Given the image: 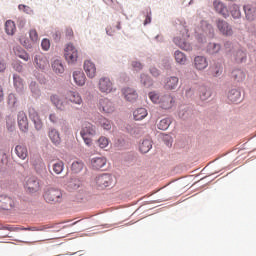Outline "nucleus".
<instances>
[{"label": "nucleus", "instance_id": "nucleus-10", "mask_svg": "<svg viewBox=\"0 0 256 256\" xmlns=\"http://www.w3.org/2000/svg\"><path fill=\"white\" fill-rule=\"evenodd\" d=\"M174 57L176 63H179L180 65H184L185 61H187V56H185V54L179 50L174 53Z\"/></svg>", "mask_w": 256, "mask_h": 256}, {"label": "nucleus", "instance_id": "nucleus-24", "mask_svg": "<svg viewBox=\"0 0 256 256\" xmlns=\"http://www.w3.org/2000/svg\"><path fill=\"white\" fill-rule=\"evenodd\" d=\"M84 65H89V61L84 62Z\"/></svg>", "mask_w": 256, "mask_h": 256}, {"label": "nucleus", "instance_id": "nucleus-20", "mask_svg": "<svg viewBox=\"0 0 256 256\" xmlns=\"http://www.w3.org/2000/svg\"><path fill=\"white\" fill-rule=\"evenodd\" d=\"M106 33H107V35H113V34L111 33V29H109V28H106Z\"/></svg>", "mask_w": 256, "mask_h": 256}, {"label": "nucleus", "instance_id": "nucleus-8", "mask_svg": "<svg viewBox=\"0 0 256 256\" xmlns=\"http://www.w3.org/2000/svg\"><path fill=\"white\" fill-rule=\"evenodd\" d=\"M5 31L7 35H15V31H17V27L15 26V22H13V20L6 21Z\"/></svg>", "mask_w": 256, "mask_h": 256}, {"label": "nucleus", "instance_id": "nucleus-19", "mask_svg": "<svg viewBox=\"0 0 256 256\" xmlns=\"http://www.w3.org/2000/svg\"><path fill=\"white\" fill-rule=\"evenodd\" d=\"M224 47H225V49H231V47H233V43H231V42H226V43L224 44Z\"/></svg>", "mask_w": 256, "mask_h": 256}, {"label": "nucleus", "instance_id": "nucleus-26", "mask_svg": "<svg viewBox=\"0 0 256 256\" xmlns=\"http://www.w3.org/2000/svg\"><path fill=\"white\" fill-rule=\"evenodd\" d=\"M37 65H41V62H37Z\"/></svg>", "mask_w": 256, "mask_h": 256}, {"label": "nucleus", "instance_id": "nucleus-18", "mask_svg": "<svg viewBox=\"0 0 256 256\" xmlns=\"http://www.w3.org/2000/svg\"><path fill=\"white\" fill-rule=\"evenodd\" d=\"M21 59H24V61H29V55H27V53H23L20 55Z\"/></svg>", "mask_w": 256, "mask_h": 256}, {"label": "nucleus", "instance_id": "nucleus-16", "mask_svg": "<svg viewBox=\"0 0 256 256\" xmlns=\"http://www.w3.org/2000/svg\"><path fill=\"white\" fill-rule=\"evenodd\" d=\"M201 25L202 27H206V29H209V30L213 29V27L205 20L201 22Z\"/></svg>", "mask_w": 256, "mask_h": 256}, {"label": "nucleus", "instance_id": "nucleus-15", "mask_svg": "<svg viewBox=\"0 0 256 256\" xmlns=\"http://www.w3.org/2000/svg\"><path fill=\"white\" fill-rule=\"evenodd\" d=\"M66 37L70 39L73 37V28H66Z\"/></svg>", "mask_w": 256, "mask_h": 256}, {"label": "nucleus", "instance_id": "nucleus-1", "mask_svg": "<svg viewBox=\"0 0 256 256\" xmlns=\"http://www.w3.org/2000/svg\"><path fill=\"white\" fill-rule=\"evenodd\" d=\"M189 28L187 26V23H180L177 25V33L176 37H174L173 42L175 45L180 47V49H183L184 51H191L193 47L191 46V43H189Z\"/></svg>", "mask_w": 256, "mask_h": 256}, {"label": "nucleus", "instance_id": "nucleus-12", "mask_svg": "<svg viewBox=\"0 0 256 256\" xmlns=\"http://www.w3.org/2000/svg\"><path fill=\"white\" fill-rule=\"evenodd\" d=\"M209 63L205 56H196L194 58V65H207Z\"/></svg>", "mask_w": 256, "mask_h": 256}, {"label": "nucleus", "instance_id": "nucleus-5", "mask_svg": "<svg viewBox=\"0 0 256 256\" xmlns=\"http://www.w3.org/2000/svg\"><path fill=\"white\" fill-rule=\"evenodd\" d=\"M243 11L245 13V18L247 21H255L256 19V8L251 4H246L243 6Z\"/></svg>", "mask_w": 256, "mask_h": 256}, {"label": "nucleus", "instance_id": "nucleus-7", "mask_svg": "<svg viewBox=\"0 0 256 256\" xmlns=\"http://www.w3.org/2000/svg\"><path fill=\"white\" fill-rule=\"evenodd\" d=\"M230 15L233 19H241V8L237 4H232L229 7Z\"/></svg>", "mask_w": 256, "mask_h": 256}, {"label": "nucleus", "instance_id": "nucleus-11", "mask_svg": "<svg viewBox=\"0 0 256 256\" xmlns=\"http://www.w3.org/2000/svg\"><path fill=\"white\" fill-rule=\"evenodd\" d=\"M245 59H247V55L242 50H238L235 55V60L237 63H243Z\"/></svg>", "mask_w": 256, "mask_h": 256}, {"label": "nucleus", "instance_id": "nucleus-22", "mask_svg": "<svg viewBox=\"0 0 256 256\" xmlns=\"http://www.w3.org/2000/svg\"><path fill=\"white\" fill-rule=\"evenodd\" d=\"M56 65H61V61L56 60Z\"/></svg>", "mask_w": 256, "mask_h": 256}, {"label": "nucleus", "instance_id": "nucleus-9", "mask_svg": "<svg viewBox=\"0 0 256 256\" xmlns=\"http://www.w3.org/2000/svg\"><path fill=\"white\" fill-rule=\"evenodd\" d=\"M207 51L210 55H215V53H219L221 51V45L216 43H210L207 46Z\"/></svg>", "mask_w": 256, "mask_h": 256}, {"label": "nucleus", "instance_id": "nucleus-23", "mask_svg": "<svg viewBox=\"0 0 256 256\" xmlns=\"http://www.w3.org/2000/svg\"><path fill=\"white\" fill-rule=\"evenodd\" d=\"M39 59H45V56H39Z\"/></svg>", "mask_w": 256, "mask_h": 256}, {"label": "nucleus", "instance_id": "nucleus-3", "mask_svg": "<svg viewBox=\"0 0 256 256\" xmlns=\"http://www.w3.org/2000/svg\"><path fill=\"white\" fill-rule=\"evenodd\" d=\"M216 27L221 35H224V37H231L233 35V27H231L228 22L223 19L216 20Z\"/></svg>", "mask_w": 256, "mask_h": 256}, {"label": "nucleus", "instance_id": "nucleus-21", "mask_svg": "<svg viewBox=\"0 0 256 256\" xmlns=\"http://www.w3.org/2000/svg\"><path fill=\"white\" fill-rule=\"evenodd\" d=\"M116 27L118 30L121 29V23H118Z\"/></svg>", "mask_w": 256, "mask_h": 256}, {"label": "nucleus", "instance_id": "nucleus-4", "mask_svg": "<svg viewBox=\"0 0 256 256\" xmlns=\"http://www.w3.org/2000/svg\"><path fill=\"white\" fill-rule=\"evenodd\" d=\"M213 7L216 13L222 15L224 19H227V17H229V9L227 8V5H225V3L221 2L220 0H215L213 2Z\"/></svg>", "mask_w": 256, "mask_h": 256}, {"label": "nucleus", "instance_id": "nucleus-2", "mask_svg": "<svg viewBox=\"0 0 256 256\" xmlns=\"http://www.w3.org/2000/svg\"><path fill=\"white\" fill-rule=\"evenodd\" d=\"M64 56L68 63H76L78 56L77 48L72 43L66 45Z\"/></svg>", "mask_w": 256, "mask_h": 256}, {"label": "nucleus", "instance_id": "nucleus-14", "mask_svg": "<svg viewBox=\"0 0 256 256\" xmlns=\"http://www.w3.org/2000/svg\"><path fill=\"white\" fill-rule=\"evenodd\" d=\"M151 23V12L147 13L146 18L144 20V25H149Z\"/></svg>", "mask_w": 256, "mask_h": 256}, {"label": "nucleus", "instance_id": "nucleus-6", "mask_svg": "<svg viewBox=\"0 0 256 256\" xmlns=\"http://www.w3.org/2000/svg\"><path fill=\"white\" fill-rule=\"evenodd\" d=\"M29 37H30V41L31 43L24 41L23 45L24 47H26L27 49H31V47H33V45H35V43H38L39 41V34L37 33L36 29H31L29 31Z\"/></svg>", "mask_w": 256, "mask_h": 256}, {"label": "nucleus", "instance_id": "nucleus-13", "mask_svg": "<svg viewBox=\"0 0 256 256\" xmlns=\"http://www.w3.org/2000/svg\"><path fill=\"white\" fill-rule=\"evenodd\" d=\"M41 47L43 51H49V49H51V41H49L47 38H44L41 42Z\"/></svg>", "mask_w": 256, "mask_h": 256}, {"label": "nucleus", "instance_id": "nucleus-17", "mask_svg": "<svg viewBox=\"0 0 256 256\" xmlns=\"http://www.w3.org/2000/svg\"><path fill=\"white\" fill-rule=\"evenodd\" d=\"M18 9H19L20 11H27L26 9H29V7H27L26 5L20 4V5L18 6Z\"/></svg>", "mask_w": 256, "mask_h": 256}, {"label": "nucleus", "instance_id": "nucleus-25", "mask_svg": "<svg viewBox=\"0 0 256 256\" xmlns=\"http://www.w3.org/2000/svg\"><path fill=\"white\" fill-rule=\"evenodd\" d=\"M0 65H3V60L0 59Z\"/></svg>", "mask_w": 256, "mask_h": 256}]
</instances>
